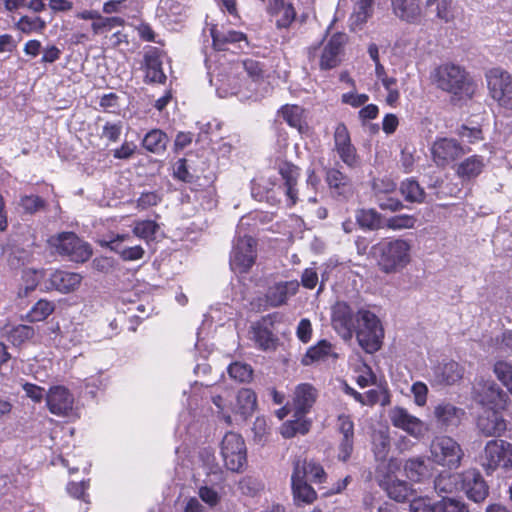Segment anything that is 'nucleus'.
<instances>
[{"instance_id": "42", "label": "nucleus", "mask_w": 512, "mask_h": 512, "mask_svg": "<svg viewBox=\"0 0 512 512\" xmlns=\"http://www.w3.org/2000/svg\"><path fill=\"white\" fill-rule=\"evenodd\" d=\"M304 417H295V420L287 421L281 428V434L284 438H292L297 434L304 435L310 429V422Z\"/></svg>"}, {"instance_id": "24", "label": "nucleus", "mask_w": 512, "mask_h": 512, "mask_svg": "<svg viewBox=\"0 0 512 512\" xmlns=\"http://www.w3.org/2000/svg\"><path fill=\"white\" fill-rule=\"evenodd\" d=\"M298 289L299 283L296 280L275 283L266 291V303L273 308L280 307L286 304L288 299L297 293Z\"/></svg>"}, {"instance_id": "32", "label": "nucleus", "mask_w": 512, "mask_h": 512, "mask_svg": "<svg viewBox=\"0 0 512 512\" xmlns=\"http://www.w3.org/2000/svg\"><path fill=\"white\" fill-rule=\"evenodd\" d=\"M355 220L359 227L366 231H377L385 228L384 217L374 208L357 209Z\"/></svg>"}, {"instance_id": "47", "label": "nucleus", "mask_w": 512, "mask_h": 512, "mask_svg": "<svg viewBox=\"0 0 512 512\" xmlns=\"http://www.w3.org/2000/svg\"><path fill=\"white\" fill-rule=\"evenodd\" d=\"M293 463H299L303 465L305 470V479L307 476H309L310 480L314 483H322L327 477L323 467L314 461L308 462L306 459H301L299 457L296 458Z\"/></svg>"}, {"instance_id": "46", "label": "nucleus", "mask_w": 512, "mask_h": 512, "mask_svg": "<svg viewBox=\"0 0 512 512\" xmlns=\"http://www.w3.org/2000/svg\"><path fill=\"white\" fill-rule=\"evenodd\" d=\"M173 177L179 181L190 184L192 190H197L195 183L198 177L190 173L187 160L185 158L178 159L173 165Z\"/></svg>"}, {"instance_id": "15", "label": "nucleus", "mask_w": 512, "mask_h": 512, "mask_svg": "<svg viewBox=\"0 0 512 512\" xmlns=\"http://www.w3.org/2000/svg\"><path fill=\"white\" fill-rule=\"evenodd\" d=\"M469 152L455 139L441 138L436 140L431 148L433 161L439 167H445L462 155Z\"/></svg>"}, {"instance_id": "2", "label": "nucleus", "mask_w": 512, "mask_h": 512, "mask_svg": "<svg viewBox=\"0 0 512 512\" xmlns=\"http://www.w3.org/2000/svg\"><path fill=\"white\" fill-rule=\"evenodd\" d=\"M411 243L402 238L381 240L370 249L379 270L385 274H394L404 269L411 260Z\"/></svg>"}, {"instance_id": "49", "label": "nucleus", "mask_w": 512, "mask_h": 512, "mask_svg": "<svg viewBox=\"0 0 512 512\" xmlns=\"http://www.w3.org/2000/svg\"><path fill=\"white\" fill-rule=\"evenodd\" d=\"M375 0H358L354 12L352 14L353 23L356 25H362L373 14V5Z\"/></svg>"}, {"instance_id": "37", "label": "nucleus", "mask_w": 512, "mask_h": 512, "mask_svg": "<svg viewBox=\"0 0 512 512\" xmlns=\"http://www.w3.org/2000/svg\"><path fill=\"white\" fill-rule=\"evenodd\" d=\"M385 491L389 498L397 502H405L409 500L410 496L414 493V490L406 481L399 479L387 482L385 485Z\"/></svg>"}, {"instance_id": "55", "label": "nucleus", "mask_w": 512, "mask_h": 512, "mask_svg": "<svg viewBox=\"0 0 512 512\" xmlns=\"http://www.w3.org/2000/svg\"><path fill=\"white\" fill-rule=\"evenodd\" d=\"M389 417L393 426L404 430L415 416L411 415L405 408L394 407L390 411Z\"/></svg>"}, {"instance_id": "21", "label": "nucleus", "mask_w": 512, "mask_h": 512, "mask_svg": "<svg viewBox=\"0 0 512 512\" xmlns=\"http://www.w3.org/2000/svg\"><path fill=\"white\" fill-rule=\"evenodd\" d=\"M477 428L485 437H500L506 431L507 424L496 409H488L479 415Z\"/></svg>"}, {"instance_id": "12", "label": "nucleus", "mask_w": 512, "mask_h": 512, "mask_svg": "<svg viewBox=\"0 0 512 512\" xmlns=\"http://www.w3.org/2000/svg\"><path fill=\"white\" fill-rule=\"evenodd\" d=\"M474 399L490 409L505 408L508 395L493 380H480L473 387Z\"/></svg>"}, {"instance_id": "3", "label": "nucleus", "mask_w": 512, "mask_h": 512, "mask_svg": "<svg viewBox=\"0 0 512 512\" xmlns=\"http://www.w3.org/2000/svg\"><path fill=\"white\" fill-rule=\"evenodd\" d=\"M354 333L366 353L372 354L381 348L384 330L379 318L370 310L361 308L356 312Z\"/></svg>"}, {"instance_id": "4", "label": "nucleus", "mask_w": 512, "mask_h": 512, "mask_svg": "<svg viewBox=\"0 0 512 512\" xmlns=\"http://www.w3.org/2000/svg\"><path fill=\"white\" fill-rule=\"evenodd\" d=\"M430 79L437 88L454 95H471V81L467 73L455 64H442L431 73Z\"/></svg>"}, {"instance_id": "14", "label": "nucleus", "mask_w": 512, "mask_h": 512, "mask_svg": "<svg viewBox=\"0 0 512 512\" xmlns=\"http://www.w3.org/2000/svg\"><path fill=\"white\" fill-rule=\"evenodd\" d=\"M464 373V366L457 361L444 360L431 368L429 381L432 386H452L463 379Z\"/></svg>"}, {"instance_id": "11", "label": "nucleus", "mask_w": 512, "mask_h": 512, "mask_svg": "<svg viewBox=\"0 0 512 512\" xmlns=\"http://www.w3.org/2000/svg\"><path fill=\"white\" fill-rule=\"evenodd\" d=\"M331 323L333 329L346 342L353 338L356 313L345 301H337L331 309Z\"/></svg>"}, {"instance_id": "6", "label": "nucleus", "mask_w": 512, "mask_h": 512, "mask_svg": "<svg viewBox=\"0 0 512 512\" xmlns=\"http://www.w3.org/2000/svg\"><path fill=\"white\" fill-rule=\"evenodd\" d=\"M502 461L504 468H512V444L501 439L488 441L481 455V465L485 472L492 474Z\"/></svg>"}, {"instance_id": "20", "label": "nucleus", "mask_w": 512, "mask_h": 512, "mask_svg": "<svg viewBox=\"0 0 512 512\" xmlns=\"http://www.w3.org/2000/svg\"><path fill=\"white\" fill-rule=\"evenodd\" d=\"M325 181L336 198L347 200L354 194L351 178L336 167L326 169Z\"/></svg>"}, {"instance_id": "41", "label": "nucleus", "mask_w": 512, "mask_h": 512, "mask_svg": "<svg viewBox=\"0 0 512 512\" xmlns=\"http://www.w3.org/2000/svg\"><path fill=\"white\" fill-rule=\"evenodd\" d=\"M55 310V304L45 299L38 300L30 309L27 318L31 322H40L50 316Z\"/></svg>"}, {"instance_id": "38", "label": "nucleus", "mask_w": 512, "mask_h": 512, "mask_svg": "<svg viewBox=\"0 0 512 512\" xmlns=\"http://www.w3.org/2000/svg\"><path fill=\"white\" fill-rule=\"evenodd\" d=\"M211 36L213 45L218 50H225L226 44L246 40V35L236 30L219 31L217 29H211Z\"/></svg>"}, {"instance_id": "48", "label": "nucleus", "mask_w": 512, "mask_h": 512, "mask_svg": "<svg viewBox=\"0 0 512 512\" xmlns=\"http://www.w3.org/2000/svg\"><path fill=\"white\" fill-rule=\"evenodd\" d=\"M493 372L497 379L512 394V364L505 360L496 361L493 366Z\"/></svg>"}, {"instance_id": "62", "label": "nucleus", "mask_w": 512, "mask_h": 512, "mask_svg": "<svg viewBox=\"0 0 512 512\" xmlns=\"http://www.w3.org/2000/svg\"><path fill=\"white\" fill-rule=\"evenodd\" d=\"M136 202L138 209L145 210L160 203L161 197L157 192L154 191L143 192Z\"/></svg>"}, {"instance_id": "30", "label": "nucleus", "mask_w": 512, "mask_h": 512, "mask_svg": "<svg viewBox=\"0 0 512 512\" xmlns=\"http://www.w3.org/2000/svg\"><path fill=\"white\" fill-rule=\"evenodd\" d=\"M484 158L479 155H472L461 161L456 168V175L462 183L476 179L484 170Z\"/></svg>"}, {"instance_id": "17", "label": "nucleus", "mask_w": 512, "mask_h": 512, "mask_svg": "<svg viewBox=\"0 0 512 512\" xmlns=\"http://www.w3.org/2000/svg\"><path fill=\"white\" fill-rule=\"evenodd\" d=\"M277 170L283 183L279 189L286 196L287 205L294 206L298 201V179L300 177V168L289 161H280L277 164Z\"/></svg>"}, {"instance_id": "34", "label": "nucleus", "mask_w": 512, "mask_h": 512, "mask_svg": "<svg viewBox=\"0 0 512 512\" xmlns=\"http://www.w3.org/2000/svg\"><path fill=\"white\" fill-rule=\"evenodd\" d=\"M257 407L256 393L249 388H242L236 396V405L234 412L241 416L243 420L252 416Z\"/></svg>"}, {"instance_id": "36", "label": "nucleus", "mask_w": 512, "mask_h": 512, "mask_svg": "<svg viewBox=\"0 0 512 512\" xmlns=\"http://www.w3.org/2000/svg\"><path fill=\"white\" fill-rule=\"evenodd\" d=\"M168 143L169 138L167 134L160 129H152L142 140L143 147L155 154L164 152Z\"/></svg>"}, {"instance_id": "9", "label": "nucleus", "mask_w": 512, "mask_h": 512, "mask_svg": "<svg viewBox=\"0 0 512 512\" xmlns=\"http://www.w3.org/2000/svg\"><path fill=\"white\" fill-rule=\"evenodd\" d=\"M256 240L250 236L239 237L233 244L229 264L238 274L248 273L256 261Z\"/></svg>"}, {"instance_id": "10", "label": "nucleus", "mask_w": 512, "mask_h": 512, "mask_svg": "<svg viewBox=\"0 0 512 512\" xmlns=\"http://www.w3.org/2000/svg\"><path fill=\"white\" fill-rule=\"evenodd\" d=\"M431 452L438 464L450 469L459 467L463 457L460 445L448 436L436 438L431 444Z\"/></svg>"}, {"instance_id": "13", "label": "nucleus", "mask_w": 512, "mask_h": 512, "mask_svg": "<svg viewBox=\"0 0 512 512\" xmlns=\"http://www.w3.org/2000/svg\"><path fill=\"white\" fill-rule=\"evenodd\" d=\"M334 150L348 168L356 169L360 167L361 158L351 142L350 133L344 123H339L335 128Z\"/></svg>"}, {"instance_id": "43", "label": "nucleus", "mask_w": 512, "mask_h": 512, "mask_svg": "<svg viewBox=\"0 0 512 512\" xmlns=\"http://www.w3.org/2000/svg\"><path fill=\"white\" fill-rule=\"evenodd\" d=\"M35 334L34 328L29 325H17L12 327L6 334L8 341L14 346H20L24 342L33 338Z\"/></svg>"}, {"instance_id": "23", "label": "nucleus", "mask_w": 512, "mask_h": 512, "mask_svg": "<svg viewBox=\"0 0 512 512\" xmlns=\"http://www.w3.org/2000/svg\"><path fill=\"white\" fill-rule=\"evenodd\" d=\"M346 39L344 33H335L330 37L321 54L319 63L321 70H330L340 64L339 55L342 53Z\"/></svg>"}, {"instance_id": "1", "label": "nucleus", "mask_w": 512, "mask_h": 512, "mask_svg": "<svg viewBox=\"0 0 512 512\" xmlns=\"http://www.w3.org/2000/svg\"><path fill=\"white\" fill-rule=\"evenodd\" d=\"M436 490L445 493L462 491L467 498L476 503L483 502L489 494V486L477 469H468L462 473L440 475L434 480Z\"/></svg>"}, {"instance_id": "40", "label": "nucleus", "mask_w": 512, "mask_h": 512, "mask_svg": "<svg viewBox=\"0 0 512 512\" xmlns=\"http://www.w3.org/2000/svg\"><path fill=\"white\" fill-rule=\"evenodd\" d=\"M332 349V345L327 340L319 341L315 346L310 347L302 359L303 365H310L315 361L326 358Z\"/></svg>"}, {"instance_id": "58", "label": "nucleus", "mask_w": 512, "mask_h": 512, "mask_svg": "<svg viewBox=\"0 0 512 512\" xmlns=\"http://www.w3.org/2000/svg\"><path fill=\"white\" fill-rule=\"evenodd\" d=\"M89 487V480L85 481L82 480L80 482H69L67 484V492L70 496L80 499L84 502H88V494L86 493V490Z\"/></svg>"}, {"instance_id": "25", "label": "nucleus", "mask_w": 512, "mask_h": 512, "mask_svg": "<svg viewBox=\"0 0 512 512\" xmlns=\"http://www.w3.org/2000/svg\"><path fill=\"white\" fill-rule=\"evenodd\" d=\"M464 410L448 402L439 403L434 408L437 425L444 430H452L459 426Z\"/></svg>"}, {"instance_id": "29", "label": "nucleus", "mask_w": 512, "mask_h": 512, "mask_svg": "<svg viewBox=\"0 0 512 512\" xmlns=\"http://www.w3.org/2000/svg\"><path fill=\"white\" fill-rule=\"evenodd\" d=\"M146 69L145 81L149 83H164L166 75L162 69V60L157 48H152L144 55Z\"/></svg>"}, {"instance_id": "33", "label": "nucleus", "mask_w": 512, "mask_h": 512, "mask_svg": "<svg viewBox=\"0 0 512 512\" xmlns=\"http://www.w3.org/2000/svg\"><path fill=\"white\" fill-rule=\"evenodd\" d=\"M278 115L292 128L300 133L307 130V123L304 117V109L295 104H285L278 110Z\"/></svg>"}, {"instance_id": "22", "label": "nucleus", "mask_w": 512, "mask_h": 512, "mask_svg": "<svg viewBox=\"0 0 512 512\" xmlns=\"http://www.w3.org/2000/svg\"><path fill=\"white\" fill-rule=\"evenodd\" d=\"M130 238L129 234H117L109 241H100V245L119 254L123 261H136L143 258L145 250L140 245L123 246V242L129 241Z\"/></svg>"}, {"instance_id": "39", "label": "nucleus", "mask_w": 512, "mask_h": 512, "mask_svg": "<svg viewBox=\"0 0 512 512\" xmlns=\"http://www.w3.org/2000/svg\"><path fill=\"white\" fill-rule=\"evenodd\" d=\"M426 510L429 512H470L464 502L449 497H444L433 505L424 508L423 512Z\"/></svg>"}, {"instance_id": "63", "label": "nucleus", "mask_w": 512, "mask_h": 512, "mask_svg": "<svg viewBox=\"0 0 512 512\" xmlns=\"http://www.w3.org/2000/svg\"><path fill=\"white\" fill-rule=\"evenodd\" d=\"M122 132V122L118 121L116 123L106 122L103 126L102 137L108 139L111 142H116L119 140Z\"/></svg>"}, {"instance_id": "51", "label": "nucleus", "mask_w": 512, "mask_h": 512, "mask_svg": "<svg viewBox=\"0 0 512 512\" xmlns=\"http://www.w3.org/2000/svg\"><path fill=\"white\" fill-rule=\"evenodd\" d=\"M159 225L153 220H142L135 223L133 234L143 240L149 241L155 238Z\"/></svg>"}, {"instance_id": "18", "label": "nucleus", "mask_w": 512, "mask_h": 512, "mask_svg": "<svg viewBox=\"0 0 512 512\" xmlns=\"http://www.w3.org/2000/svg\"><path fill=\"white\" fill-rule=\"evenodd\" d=\"M291 489L294 502L297 505L300 503L311 504L317 499L316 491L305 479L304 466L299 463H293Z\"/></svg>"}, {"instance_id": "31", "label": "nucleus", "mask_w": 512, "mask_h": 512, "mask_svg": "<svg viewBox=\"0 0 512 512\" xmlns=\"http://www.w3.org/2000/svg\"><path fill=\"white\" fill-rule=\"evenodd\" d=\"M404 471L407 478L413 482H422L432 476L430 462L422 456L406 460Z\"/></svg>"}, {"instance_id": "60", "label": "nucleus", "mask_w": 512, "mask_h": 512, "mask_svg": "<svg viewBox=\"0 0 512 512\" xmlns=\"http://www.w3.org/2000/svg\"><path fill=\"white\" fill-rule=\"evenodd\" d=\"M337 430L342 435V437H354V422L350 415H338Z\"/></svg>"}, {"instance_id": "45", "label": "nucleus", "mask_w": 512, "mask_h": 512, "mask_svg": "<svg viewBox=\"0 0 512 512\" xmlns=\"http://www.w3.org/2000/svg\"><path fill=\"white\" fill-rule=\"evenodd\" d=\"M46 22L39 16H22L15 24V28L24 34L42 32L46 28Z\"/></svg>"}, {"instance_id": "5", "label": "nucleus", "mask_w": 512, "mask_h": 512, "mask_svg": "<svg viewBox=\"0 0 512 512\" xmlns=\"http://www.w3.org/2000/svg\"><path fill=\"white\" fill-rule=\"evenodd\" d=\"M48 243L54 252L69 261L84 263L92 256V247L74 232H61L51 236Z\"/></svg>"}, {"instance_id": "8", "label": "nucleus", "mask_w": 512, "mask_h": 512, "mask_svg": "<svg viewBox=\"0 0 512 512\" xmlns=\"http://www.w3.org/2000/svg\"><path fill=\"white\" fill-rule=\"evenodd\" d=\"M221 455L226 468L240 472L247 463L246 446L243 438L234 432H228L221 442Z\"/></svg>"}, {"instance_id": "57", "label": "nucleus", "mask_w": 512, "mask_h": 512, "mask_svg": "<svg viewBox=\"0 0 512 512\" xmlns=\"http://www.w3.org/2000/svg\"><path fill=\"white\" fill-rule=\"evenodd\" d=\"M275 25L277 29H287L291 26L296 18V11L291 3L285 7L279 16H275Z\"/></svg>"}, {"instance_id": "27", "label": "nucleus", "mask_w": 512, "mask_h": 512, "mask_svg": "<svg viewBox=\"0 0 512 512\" xmlns=\"http://www.w3.org/2000/svg\"><path fill=\"white\" fill-rule=\"evenodd\" d=\"M316 401V390L308 384L297 386L293 400L294 417H304Z\"/></svg>"}, {"instance_id": "19", "label": "nucleus", "mask_w": 512, "mask_h": 512, "mask_svg": "<svg viewBox=\"0 0 512 512\" xmlns=\"http://www.w3.org/2000/svg\"><path fill=\"white\" fill-rule=\"evenodd\" d=\"M272 326L273 321L271 315L264 316L251 325L249 331L251 335L250 338L259 349L266 351L276 348L278 338L273 334L270 328Z\"/></svg>"}, {"instance_id": "64", "label": "nucleus", "mask_w": 512, "mask_h": 512, "mask_svg": "<svg viewBox=\"0 0 512 512\" xmlns=\"http://www.w3.org/2000/svg\"><path fill=\"white\" fill-rule=\"evenodd\" d=\"M414 401L418 406H424L427 402L428 388L423 382H415L411 387Z\"/></svg>"}, {"instance_id": "53", "label": "nucleus", "mask_w": 512, "mask_h": 512, "mask_svg": "<svg viewBox=\"0 0 512 512\" xmlns=\"http://www.w3.org/2000/svg\"><path fill=\"white\" fill-rule=\"evenodd\" d=\"M125 24V20L121 17L113 16V17H102L98 18L91 25L94 34H101L107 31L112 30L114 27L123 26Z\"/></svg>"}, {"instance_id": "50", "label": "nucleus", "mask_w": 512, "mask_h": 512, "mask_svg": "<svg viewBox=\"0 0 512 512\" xmlns=\"http://www.w3.org/2000/svg\"><path fill=\"white\" fill-rule=\"evenodd\" d=\"M417 223V218L414 215L400 214L388 218L385 221V228L390 230H403L412 229Z\"/></svg>"}, {"instance_id": "52", "label": "nucleus", "mask_w": 512, "mask_h": 512, "mask_svg": "<svg viewBox=\"0 0 512 512\" xmlns=\"http://www.w3.org/2000/svg\"><path fill=\"white\" fill-rule=\"evenodd\" d=\"M228 374L231 378L240 383L250 382L253 377V369L249 364L234 362L228 367Z\"/></svg>"}, {"instance_id": "16", "label": "nucleus", "mask_w": 512, "mask_h": 512, "mask_svg": "<svg viewBox=\"0 0 512 512\" xmlns=\"http://www.w3.org/2000/svg\"><path fill=\"white\" fill-rule=\"evenodd\" d=\"M46 405L50 413L56 416H67L73 410L74 396L63 385H54L45 395Z\"/></svg>"}, {"instance_id": "61", "label": "nucleus", "mask_w": 512, "mask_h": 512, "mask_svg": "<svg viewBox=\"0 0 512 512\" xmlns=\"http://www.w3.org/2000/svg\"><path fill=\"white\" fill-rule=\"evenodd\" d=\"M243 66L249 77L252 78L253 81H259L264 77L263 65L253 59H246L243 61Z\"/></svg>"}, {"instance_id": "54", "label": "nucleus", "mask_w": 512, "mask_h": 512, "mask_svg": "<svg viewBox=\"0 0 512 512\" xmlns=\"http://www.w3.org/2000/svg\"><path fill=\"white\" fill-rule=\"evenodd\" d=\"M19 205L25 213L35 214L46 208V201L37 195H23L20 198Z\"/></svg>"}, {"instance_id": "59", "label": "nucleus", "mask_w": 512, "mask_h": 512, "mask_svg": "<svg viewBox=\"0 0 512 512\" xmlns=\"http://www.w3.org/2000/svg\"><path fill=\"white\" fill-rule=\"evenodd\" d=\"M354 450V437H342L338 444L339 461L347 462Z\"/></svg>"}, {"instance_id": "28", "label": "nucleus", "mask_w": 512, "mask_h": 512, "mask_svg": "<svg viewBox=\"0 0 512 512\" xmlns=\"http://www.w3.org/2000/svg\"><path fill=\"white\" fill-rule=\"evenodd\" d=\"M82 281V275L75 272L56 270L51 273L49 283L52 288L61 293L75 291Z\"/></svg>"}, {"instance_id": "7", "label": "nucleus", "mask_w": 512, "mask_h": 512, "mask_svg": "<svg viewBox=\"0 0 512 512\" xmlns=\"http://www.w3.org/2000/svg\"><path fill=\"white\" fill-rule=\"evenodd\" d=\"M485 76L490 96L501 107L512 110V75L501 68H492Z\"/></svg>"}, {"instance_id": "56", "label": "nucleus", "mask_w": 512, "mask_h": 512, "mask_svg": "<svg viewBox=\"0 0 512 512\" xmlns=\"http://www.w3.org/2000/svg\"><path fill=\"white\" fill-rule=\"evenodd\" d=\"M375 197V202L381 210H388L390 212H398L402 210L405 206L403 202L395 197H390L388 195L379 194Z\"/></svg>"}, {"instance_id": "35", "label": "nucleus", "mask_w": 512, "mask_h": 512, "mask_svg": "<svg viewBox=\"0 0 512 512\" xmlns=\"http://www.w3.org/2000/svg\"><path fill=\"white\" fill-rule=\"evenodd\" d=\"M399 191L404 200L409 203L422 204L426 199V192L414 178H407L400 183Z\"/></svg>"}, {"instance_id": "44", "label": "nucleus", "mask_w": 512, "mask_h": 512, "mask_svg": "<svg viewBox=\"0 0 512 512\" xmlns=\"http://www.w3.org/2000/svg\"><path fill=\"white\" fill-rule=\"evenodd\" d=\"M372 449L376 459L384 460L390 450V437L384 431L374 432L372 435Z\"/></svg>"}, {"instance_id": "26", "label": "nucleus", "mask_w": 512, "mask_h": 512, "mask_svg": "<svg viewBox=\"0 0 512 512\" xmlns=\"http://www.w3.org/2000/svg\"><path fill=\"white\" fill-rule=\"evenodd\" d=\"M422 0H391V8L393 14L409 24H417L421 21Z\"/></svg>"}]
</instances>
